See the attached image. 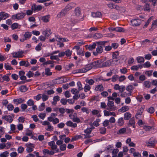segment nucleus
Masks as SVG:
<instances>
[{
    "label": "nucleus",
    "mask_w": 157,
    "mask_h": 157,
    "mask_svg": "<svg viewBox=\"0 0 157 157\" xmlns=\"http://www.w3.org/2000/svg\"><path fill=\"white\" fill-rule=\"evenodd\" d=\"M75 6V4L73 3H70L68 4L64 9L67 11L74 7Z\"/></svg>",
    "instance_id": "nucleus-23"
},
{
    "label": "nucleus",
    "mask_w": 157,
    "mask_h": 157,
    "mask_svg": "<svg viewBox=\"0 0 157 157\" xmlns=\"http://www.w3.org/2000/svg\"><path fill=\"white\" fill-rule=\"evenodd\" d=\"M129 107L127 106H124L120 109V111L122 113H124L129 110Z\"/></svg>",
    "instance_id": "nucleus-32"
},
{
    "label": "nucleus",
    "mask_w": 157,
    "mask_h": 157,
    "mask_svg": "<svg viewBox=\"0 0 157 157\" xmlns=\"http://www.w3.org/2000/svg\"><path fill=\"white\" fill-rule=\"evenodd\" d=\"M43 153L44 155H52L54 154L55 152L52 150L50 151L48 149H44L43 150Z\"/></svg>",
    "instance_id": "nucleus-15"
},
{
    "label": "nucleus",
    "mask_w": 157,
    "mask_h": 157,
    "mask_svg": "<svg viewBox=\"0 0 157 157\" xmlns=\"http://www.w3.org/2000/svg\"><path fill=\"white\" fill-rule=\"evenodd\" d=\"M91 129H90V128H87L84 131V132L86 133L88 135H91Z\"/></svg>",
    "instance_id": "nucleus-50"
},
{
    "label": "nucleus",
    "mask_w": 157,
    "mask_h": 157,
    "mask_svg": "<svg viewBox=\"0 0 157 157\" xmlns=\"http://www.w3.org/2000/svg\"><path fill=\"white\" fill-rule=\"evenodd\" d=\"M145 108L144 106L141 107L138 110L137 113L136 114L135 117L136 118H138L139 117V116H141L142 114L144 109Z\"/></svg>",
    "instance_id": "nucleus-13"
},
{
    "label": "nucleus",
    "mask_w": 157,
    "mask_h": 157,
    "mask_svg": "<svg viewBox=\"0 0 157 157\" xmlns=\"http://www.w3.org/2000/svg\"><path fill=\"white\" fill-rule=\"evenodd\" d=\"M71 92L73 94H77L79 93V91L75 88H73L71 90Z\"/></svg>",
    "instance_id": "nucleus-48"
},
{
    "label": "nucleus",
    "mask_w": 157,
    "mask_h": 157,
    "mask_svg": "<svg viewBox=\"0 0 157 157\" xmlns=\"http://www.w3.org/2000/svg\"><path fill=\"white\" fill-rule=\"evenodd\" d=\"M34 74L32 72L29 71L26 74V76L29 78H30L33 76Z\"/></svg>",
    "instance_id": "nucleus-60"
},
{
    "label": "nucleus",
    "mask_w": 157,
    "mask_h": 157,
    "mask_svg": "<svg viewBox=\"0 0 157 157\" xmlns=\"http://www.w3.org/2000/svg\"><path fill=\"white\" fill-rule=\"evenodd\" d=\"M113 148V145H108L106 147V150L107 151H110L112 150Z\"/></svg>",
    "instance_id": "nucleus-64"
},
{
    "label": "nucleus",
    "mask_w": 157,
    "mask_h": 157,
    "mask_svg": "<svg viewBox=\"0 0 157 157\" xmlns=\"http://www.w3.org/2000/svg\"><path fill=\"white\" fill-rule=\"evenodd\" d=\"M60 150L62 151L65 150L66 148V145L65 144H63L59 147Z\"/></svg>",
    "instance_id": "nucleus-61"
},
{
    "label": "nucleus",
    "mask_w": 157,
    "mask_h": 157,
    "mask_svg": "<svg viewBox=\"0 0 157 157\" xmlns=\"http://www.w3.org/2000/svg\"><path fill=\"white\" fill-rule=\"evenodd\" d=\"M9 153L7 151H6L2 153H1L0 154V157H7L9 155Z\"/></svg>",
    "instance_id": "nucleus-42"
},
{
    "label": "nucleus",
    "mask_w": 157,
    "mask_h": 157,
    "mask_svg": "<svg viewBox=\"0 0 157 157\" xmlns=\"http://www.w3.org/2000/svg\"><path fill=\"white\" fill-rule=\"evenodd\" d=\"M24 52L22 50H19L17 52H13L11 53L13 57L14 58H20L23 57Z\"/></svg>",
    "instance_id": "nucleus-7"
},
{
    "label": "nucleus",
    "mask_w": 157,
    "mask_h": 157,
    "mask_svg": "<svg viewBox=\"0 0 157 157\" xmlns=\"http://www.w3.org/2000/svg\"><path fill=\"white\" fill-rule=\"evenodd\" d=\"M106 59V57H105L102 59L95 61L90 63L87 66H86V67L88 68H90V70L93 67L95 68L98 67L100 66V64L103 62L105 61Z\"/></svg>",
    "instance_id": "nucleus-2"
},
{
    "label": "nucleus",
    "mask_w": 157,
    "mask_h": 157,
    "mask_svg": "<svg viewBox=\"0 0 157 157\" xmlns=\"http://www.w3.org/2000/svg\"><path fill=\"white\" fill-rule=\"evenodd\" d=\"M8 17L9 15L6 13L3 12L0 13V18L2 20H5L8 18Z\"/></svg>",
    "instance_id": "nucleus-21"
},
{
    "label": "nucleus",
    "mask_w": 157,
    "mask_h": 157,
    "mask_svg": "<svg viewBox=\"0 0 157 157\" xmlns=\"http://www.w3.org/2000/svg\"><path fill=\"white\" fill-rule=\"evenodd\" d=\"M86 82L87 83H88L90 85H92L94 83V81L92 79H86Z\"/></svg>",
    "instance_id": "nucleus-51"
},
{
    "label": "nucleus",
    "mask_w": 157,
    "mask_h": 157,
    "mask_svg": "<svg viewBox=\"0 0 157 157\" xmlns=\"http://www.w3.org/2000/svg\"><path fill=\"white\" fill-rule=\"evenodd\" d=\"M25 15L26 13H25L21 12L13 15L12 18L14 20L16 19L19 20L23 18Z\"/></svg>",
    "instance_id": "nucleus-5"
},
{
    "label": "nucleus",
    "mask_w": 157,
    "mask_h": 157,
    "mask_svg": "<svg viewBox=\"0 0 157 157\" xmlns=\"http://www.w3.org/2000/svg\"><path fill=\"white\" fill-rule=\"evenodd\" d=\"M144 11H150V8L149 4L148 3H146L144 6Z\"/></svg>",
    "instance_id": "nucleus-43"
},
{
    "label": "nucleus",
    "mask_w": 157,
    "mask_h": 157,
    "mask_svg": "<svg viewBox=\"0 0 157 157\" xmlns=\"http://www.w3.org/2000/svg\"><path fill=\"white\" fill-rule=\"evenodd\" d=\"M2 119L5 120L6 121L10 123H11L13 120L12 117L10 115L5 116L2 117Z\"/></svg>",
    "instance_id": "nucleus-20"
},
{
    "label": "nucleus",
    "mask_w": 157,
    "mask_h": 157,
    "mask_svg": "<svg viewBox=\"0 0 157 157\" xmlns=\"http://www.w3.org/2000/svg\"><path fill=\"white\" fill-rule=\"evenodd\" d=\"M99 132L101 134H105L106 132V128L105 127H101L99 129Z\"/></svg>",
    "instance_id": "nucleus-36"
},
{
    "label": "nucleus",
    "mask_w": 157,
    "mask_h": 157,
    "mask_svg": "<svg viewBox=\"0 0 157 157\" xmlns=\"http://www.w3.org/2000/svg\"><path fill=\"white\" fill-rule=\"evenodd\" d=\"M132 25L133 26H139L141 23V20L138 19L136 18L132 20L131 21Z\"/></svg>",
    "instance_id": "nucleus-8"
},
{
    "label": "nucleus",
    "mask_w": 157,
    "mask_h": 157,
    "mask_svg": "<svg viewBox=\"0 0 157 157\" xmlns=\"http://www.w3.org/2000/svg\"><path fill=\"white\" fill-rule=\"evenodd\" d=\"M109 124V120H105L102 123L103 126L105 127H107Z\"/></svg>",
    "instance_id": "nucleus-54"
},
{
    "label": "nucleus",
    "mask_w": 157,
    "mask_h": 157,
    "mask_svg": "<svg viewBox=\"0 0 157 157\" xmlns=\"http://www.w3.org/2000/svg\"><path fill=\"white\" fill-rule=\"evenodd\" d=\"M48 145L51 147V149L53 150H55L56 152H58L59 149H57V146L55 144L54 141H51L48 143Z\"/></svg>",
    "instance_id": "nucleus-9"
},
{
    "label": "nucleus",
    "mask_w": 157,
    "mask_h": 157,
    "mask_svg": "<svg viewBox=\"0 0 157 157\" xmlns=\"http://www.w3.org/2000/svg\"><path fill=\"white\" fill-rule=\"evenodd\" d=\"M49 15H48L43 16L42 17L41 19L44 22H48L49 21L48 19L49 17Z\"/></svg>",
    "instance_id": "nucleus-37"
},
{
    "label": "nucleus",
    "mask_w": 157,
    "mask_h": 157,
    "mask_svg": "<svg viewBox=\"0 0 157 157\" xmlns=\"http://www.w3.org/2000/svg\"><path fill=\"white\" fill-rule=\"evenodd\" d=\"M77 86L78 87V90L79 91H80L83 89V88L82 87V85L80 81H78L77 82Z\"/></svg>",
    "instance_id": "nucleus-45"
},
{
    "label": "nucleus",
    "mask_w": 157,
    "mask_h": 157,
    "mask_svg": "<svg viewBox=\"0 0 157 157\" xmlns=\"http://www.w3.org/2000/svg\"><path fill=\"white\" fill-rule=\"evenodd\" d=\"M90 86L87 84H85V86L84 88V91L86 92L90 91Z\"/></svg>",
    "instance_id": "nucleus-40"
},
{
    "label": "nucleus",
    "mask_w": 157,
    "mask_h": 157,
    "mask_svg": "<svg viewBox=\"0 0 157 157\" xmlns=\"http://www.w3.org/2000/svg\"><path fill=\"white\" fill-rule=\"evenodd\" d=\"M32 36L31 33L30 32H25L24 35L25 40H27L30 38Z\"/></svg>",
    "instance_id": "nucleus-31"
},
{
    "label": "nucleus",
    "mask_w": 157,
    "mask_h": 157,
    "mask_svg": "<svg viewBox=\"0 0 157 157\" xmlns=\"http://www.w3.org/2000/svg\"><path fill=\"white\" fill-rule=\"evenodd\" d=\"M45 103H42L41 104V105L39 106V110L40 111L44 110V109Z\"/></svg>",
    "instance_id": "nucleus-53"
},
{
    "label": "nucleus",
    "mask_w": 157,
    "mask_h": 157,
    "mask_svg": "<svg viewBox=\"0 0 157 157\" xmlns=\"http://www.w3.org/2000/svg\"><path fill=\"white\" fill-rule=\"evenodd\" d=\"M151 138H150L149 141L146 142L147 147L153 146L156 143V141L155 140H151Z\"/></svg>",
    "instance_id": "nucleus-19"
},
{
    "label": "nucleus",
    "mask_w": 157,
    "mask_h": 157,
    "mask_svg": "<svg viewBox=\"0 0 157 157\" xmlns=\"http://www.w3.org/2000/svg\"><path fill=\"white\" fill-rule=\"evenodd\" d=\"M119 45L117 43H113L111 44L112 48H113L114 49H116L118 46Z\"/></svg>",
    "instance_id": "nucleus-63"
},
{
    "label": "nucleus",
    "mask_w": 157,
    "mask_h": 157,
    "mask_svg": "<svg viewBox=\"0 0 157 157\" xmlns=\"http://www.w3.org/2000/svg\"><path fill=\"white\" fill-rule=\"evenodd\" d=\"M42 44L41 43H39L38 45H37L36 48L35 49L37 51H40L41 49V46Z\"/></svg>",
    "instance_id": "nucleus-58"
},
{
    "label": "nucleus",
    "mask_w": 157,
    "mask_h": 157,
    "mask_svg": "<svg viewBox=\"0 0 157 157\" xmlns=\"http://www.w3.org/2000/svg\"><path fill=\"white\" fill-rule=\"evenodd\" d=\"M69 117L74 122L79 123L80 122V119L78 117L77 114L76 113H72L71 114L69 115Z\"/></svg>",
    "instance_id": "nucleus-6"
},
{
    "label": "nucleus",
    "mask_w": 157,
    "mask_h": 157,
    "mask_svg": "<svg viewBox=\"0 0 157 157\" xmlns=\"http://www.w3.org/2000/svg\"><path fill=\"white\" fill-rule=\"evenodd\" d=\"M124 116L125 120H129L131 117L132 115L129 112H126L124 113Z\"/></svg>",
    "instance_id": "nucleus-28"
},
{
    "label": "nucleus",
    "mask_w": 157,
    "mask_h": 157,
    "mask_svg": "<svg viewBox=\"0 0 157 157\" xmlns=\"http://www.w3.org/2000/svg\"><path fill=\"white\" fill-rule=\"evenodd\" d=\"M19 25L17 23H14L11 25V28L12 29H15L18 28Z\"/></svg>",
    "instance_id": "nucleus-55"
},
{
    "label": "nucleus",
    "mask_w": 157,
    "mask_h": 157,
    "mask_svg": "<svg viewBox=\"0 0 157 157\" xmlns=\"http://www.w3.org/2000/svg\"><path fill=\"white\" fill-rule=\"evenodd\" d=\"M21 109H22V111H24L25 109L27 108V105L26 104H22L21 105Z\"/></svg>",
    "instance_id": "nucleus-59"
},
{
    "label": "nucleus",
    "mask_w": 157,
    "mask_h": 157,
    "mask_svg": "<svg viewBox=\"0 0 157 157\" xmlns=\"http://www.w3.org/2000/svg\"><path fill=\"white\" fill-rule=\"evenodd\" d=\"M42 33L45 37H48L51 35L52 32L50 29L47 28Z\"/></svg>",
    "instance_id": "nucleus-17"
},
{
    "label": "nucleus",
    "mask_w": 157,
    "mask_h": 157,
    "mask_svg": "<svg viewBox=\"0 0 157 157\" xmlns=\"http://www.w3.org/2000/svg\"><path fill=\"white\" fill-rule=\"evenodd\" d=\"M53 83L55 84H62L65 82L64 79H61V78H58L54 79L52 80Z\"/></svg>",
    "instance_id": "nucleus-14"
},
{
    "label": "nucleus",
    "mask_w": 157,
    "mask_h": 157,
    "mask_svg": "<svg viewBox=\"0 0 157 157\" xmlns=\"http://www.w3.org/2000/svg\"><path fill=\"white\" fill-rule=\"evenodd\" d=\"M107 105L108 107L106 109L109 111H113L117 109V107L114 105V102L112 101H109Z\"/></svg>",
    "instance_id": "nucleus-4"
},
{
    "label": "nucleus",
    "mask_w": 157,
    "mask_h": 157,
    "mask_svg": "<svg viewBox=\"0 0 157 157\" xmlns=\"http://www.w3.org/2000/svg\"><path fill=\"white\" fill-rule=\"evenodd\" d=\"M144 85L145 87L149 88L151 87V83L149 81H145L144 82Z\"/></svg>",
    "instance_id": "nucleus-38"
},
{
    "label": "nucleus",
    "mask_w": 157,
    "mask_h": 157,
    "mask_svg": "<svg viewBox=\"0 0 157 157\" xmlns=\"http://www.w3.org/2000/svg\"><path fill=\"white\" fill-rule=\"evenodd\" d=\"M124 31V29L121 27H117L115 28V31L117 32H122Z\"/></svg>",
    "instance_id": "nucleus-62"
},
{
    "label": "nucleus",
    "mask_w": 157,
    "mask_h": 157,
    "mask_svg": "<svg viewBox=\"0 0 157 157\" xmlns=\"http://www.w3.org/2000/svg\"><path fill=\"white\" fill-rule=\"evenodd\" d=\"M147 111L150 113H152L155 111L154 108L152 107H150L147 110Z\"/></svg>",
    "instance_id": "nucleus-56"
},
{
    "label": "nucleus",
    "mask_w": 157,
    "mask_h": 157,
    "mask_svg": "<svg viewBox=\"0 0 157 157\" xmlns=\"http://www.w3.org/2000/svg\"><path fill=\"white\" fill-rule=\"evenodd\" d=\"M67 12V11L65 9L63 10L58 14L57 17L58 18H60L62 17H63L65 15Z\"/></svg>",
    "instance_id": "nucleus-24"
},
{
    "label": "nucleus",
    "mask_w": 157,
    "mask_h": 157,
    "mask_svg": "<svg viewBox=\"0 0 157 157\" xmlns=\"http://www.w3.org/2000/svg\"><path fill=\"white\" fill-rule=\"evenodd\" d=\"M135 118L134 117L131 118L130 120L129 121V122L128 124V126L130 127L132 126V127L135 128Z\"/></svg>",
    "instance_id": "nucleus-16"
},
{
    "label": "nucleus",
    "mask_w": 157,
    "mask_h": 157,
    "mask_svg": "<svg viewBox=\"0 0 157 157\" xmlns=\"http://www.w3.org/2000/svg\"><path fill=\"white\" fill-rule=\"evenodd\" d=\"M25 100L22 98L14 99L13 100V102L14 104L18 105L19 104L25 101Z\"/></svg>",
    "instance_id": "nucleus-18"
},
{
    "label": "nucleus",
    "mask_w": 157,
    "mask_h": 157,
    "mask_svg": "<svg viewBox=\"0 0 157 157\" xmlns=\"http://www.w3.org/2000/svg\"><path fill=\"white\" fill-rule=\"evenodd\" d=\"M97 44L96 42H94L92 45L90 44L88 45V47L87 48L89 51H92L96 48Z\"/></svg>",
    "instance_id": "nucleus-26"
},
{
    "label": "nucleus",
    "mask_w": 157,
    "mask_h": 157,
    "mask_svg": "<svg viewBox=\"0 0 157 157\" xmlns=\"http://www.w3.org/2000/svg\"><path fill=\"white\" fill-rule=\"evenodd\" d=\"M151 43V41L150 40L146 39L143 41H141V44L143 45H145L146 44H148Z\"/></svg>",
    "instance_id": "nucleus-52"
},
{
    "label": "nucleus",
    "mask_w": 157,
    "mask_h": 157,
    "mask_svg": "<svg viewBox=\"0 0 157 157\" xmlns=\"http://www.w3.org/2000/svg\"><path fill=\"white\" fill-rule=\"evenodd\" d=\"M95 90L96 91H102L104 90V87L102 84L98 85L95 87Z\"/></svg>",
    "instance_id": "nucleus-27"
},
{
    "label": "nucleus",
    "mask_w": 157,
    "mask_h": 157,
    "mask_svg": "<svg viewBox=\"0 0 157 157\" xmlns=\"http://www.w3.org/2000/svg\"><path fill=\"white\" fill-rule=\"evenodd\" d=\"M118 125L122 126L124 123V119L123 117H120L119 118L117 122Z\"/></svg>",
    "instance_id": "nucleus-29"
},
{
    "label": "nucleus",
    "mask_w": 157,
    "mask_h": 157,
    "mask_svg": "<svg viewBox=\"0 0 157 157\" xmlns=\"http://www.w3.org/2000/svg\"><path fill=\"white\" fill-rule=\"evenodd\" d=\"M34 102L32 99H29L27 102V104L28 106H31L34 104Z\"/></svg>",
    "instance_id": "nucleus-46"
},
{
    "label": "nucleus",
    "mask_w": 157,
    "mask_h": 157,
    "mask_svg": "<svg viewBox=\"0 0 157 157\" xmlns=\"http://www.w3.org/2000/svg\"><path fill=\"white\" fill-rule=\"evenodd\" d=\"M134 88L132 85H129L127 87L126 90L128 91L130 93H131L132 92V91L133 90Z\"/></svg>",
    "instance_id": "nucleus-41"
},
{
    "label": "nucleus",
    "mask_w": 157,
    "mask_h": 157,
    "mask_svg": "<svg viewBox=\"0 0 157 157\" xmlns=\"http://www.w3.org/2000/svg\"><path fill=\"white\" fill-rule=\"evenodd\" d=\"M137 61L138 63H141L144 62V60L143 57L139 56L136 58Z\"/></svg>",
    "instance_id": "nucleus-35"
},
{
    "label": "nucleus",
    "mask_w": 157,
    "mask_h": 157,
    "mask_svg": "<svg viewBox=\"0 0 157 157\" xmlns=\"http://www.w3.org/2000/svg\"><path fill=\"white\" fill-rule=\"evenodd\" d=\"M72 51L67 49L65 52V55L67 57L70 56L72 54Z\"/></svg>",
    "instance_id": "nucleus-39"
},
{
    "label": "nucleus",
    "mask_w": 157,
    "mask_h": 157,
    "mask_svg": "<svg viewBox=\"0 0 157 157\" xmlns=\"http://www.w3.org/2000/svg\"><path fill=\"white\" fill-rule=\"evenodd\" d=\"M66 125L69 127H71L73 128H75L77 126V124L76 123H73L71 121H67L66 123Z\"/></svg>",
    "instance_id": "nucleus-25"
},
{
    "label": "nucleus",
    "mask_w": 157,
    "mask_h": 157,
    "mask_svg": "<svg viewBox=\"0 0 157 157\" xmlns=\"http://www.w3.org/2000/svg\"><path fill=\"white\" fill-rule=\"evenodd\" d=\"M19 89L22 92H26L27 90L28 89L26 86L25 85L21 86L19 87Z\"/></svg>",
    "instance_id": "nucleus-33"
},
{
    "label": "nucleus",
    "mask_w": 157,
    "mask_h": 157,
    "mask_svg": "<svg viewBox=\"0 0 157 157\" xmlns=\"http://www.w3.org/2000/svg\"><path fill=\"white\" fill-rule=\"evenodd\" d=\"M102 35L99 33H95L93 36L94 38L96 39H98L101 38L102 37Z\"/></svg>",
    "instance_id": "nucleus-30"
},
{
    "label": "nucleus",
    "mask_w": 157,
    "mask_h": 157,
    "mask_svg": "<svg viewBox=\"0 0 157 157\" xmlns=\"http://www.w3.org/2000/svg\"><path fill=\"white\" fill-rule=\"evenodd\" d=\"M42 97V94H39L36 96L33 97V98L34 99L36 100L37 101H38L41 99Z\"/></svg>",
    "instance_id": "nucleus-47"
},
{
    "label": "nucleus",
    "mask_w": 157,
    "mask_h": 157,
    "mask_svg": "<svg viewBox=\"0 0 157 157\" xmlns=\"http://www.w3.org/2000/svg\"><path fill=\"white\" fill-rule=\"evenodd\" d=\"M45 74L47 76H50L52 75V73L50 71L49 68H46L45 69Z\"/></svg>",
    "instance_id": "nucleus-34"
},
{
    "label": "nucleus",
    "mask_w": 157,
    "mask_h": 157,
    "mask_svg": "<svg viewBox=\"0 0 157 157\" xmlns=\"http://www.w3.org/2000/svg\"><path fill=\"white\" fill-rule=\"evenodd\" d=\"M101 63V67H109L112 64H113L115 65L118 64L117 63L114 62V60H113V59H110L104 63L103 62Z\"/></svg>",
    "instance_id": "nucleus-3"
},
{
    "label": "nucleus",
    "mask_w": 157,
    "mask_h": 157,
    "mask_svg": "<svg viewBox=\"0 0 157 157\" xmlns=\"http://www.w3.org/2000/svg\"><path fill=\"white\" fill-rule=\"evenodd\" d=\"M5 68L7 70H11L13 69V68L9 63H5Z\"/></svg>",
    "instance_id": "nucleus-49"
},
{
    "label": "nucleus",
    "mask_w": 157,
    "mask_h": 157,
    "mask_svg": "<svg viewBox=\"0 0 157 157\" xmlns=\"http://www.w3.org/2000/svg\"><path fill=\"white\" fill-rule=\"evenodd\" d=\"M101 121L100 119H97L93 123V124L96 127H98L99 125V122Z\"/></svg>",
    "instance_id": "nucleus-44"
},
{
    "label": "nucleus",
    "mask_w": 157,
    "mask_h": 157,
    "mask_svg": "<svg viewBox=\"0 0 157 157\" xmlns=\"http://www.w3.org/2000/svg\"><path fill=\"white\" fill-rule=\"evenodd\" d=\"M107 42V41L96 42L97 46L96 51L93 52V55L95 56H97L99 54L102 53L103 51V47H105L106 43Z\"/></svg>",
    "instance_id": "nucleus-1"
},
{
    "label": "nucleus",
    "mask_w": 157,
    "mask_h": 157,
    "mask_svg": "<svg viewBox=\"0 0 157 157\" xmlns=\"http://www.w3.org/2000/svg\"><path fill=\"white\" fill-rule=\"evenodd\" d=\"M75 15L77 16H78L80 14V11L79 8H77L75 10Z\"/></svg>",
    "instance_id": "nucleus-57"
},
{
    "label": "nucleus",
    "mask_w": 157,
    "mask_h": 157,
    "mask_svg": "<svg viewBox=\"0 0 157 157\" xmlns=\"http://www.w3.org/2000/svg\"><path fill=\"white\" fill-rule=\"evenodd\" d=\"M90 70V69L86 67L81 69H77L74 71L73 73H85Z\"/></svg>",
    "instance_id": "nucleus-11"
},
{
    "label": "nucleus",
    "mask_w": 157,
    "mask_h": 157,
    "mask_svg": "<svg viewBox=\"0 0 157 157\" xmlns=\"http://www.w3.org/2000/svg\"><path fill=\"white\" fill-rule=\"evenodd\" d=\"M119 55V52L118 51L113 52V54L112 55V59H113V60H114V62L117 63V62L118 61L117 56Z\"/></svg>",
    "instance_id": "nucleus-12"
},
{
    "label": "nucleus",
    "mask_w": 157,
    "mask_h": 157,
    "mask_svg": "<svg viewBox=\"0 0 157 157\" xmlns=\"http://www.w3.org/2000/svg\"><path fill=\"white\" fill-rule=\"evenodd\" d=\"M31 8L33 11H38L42 9V7L40 5L37 6L35 4H33Z\"/></svg>",
    "instance_id": "nucleus-10"
},
{
    "label": "nucleus",
    "mask_w": 157,
    "mask_h": 157,
    "mask_svg": "<svg viewBox=\"0 0 157 157\" xmlns=\"http://www.w3.org/2000/svg\"><path fill=\"white\" fill-rule=\"evenodd\" d=\"M91 15L94 17L101 18L102 17V14L99 12H93L91 13Z\"/></svg>",
    "instance_id": "nucleus-22"
}]
</instances>
